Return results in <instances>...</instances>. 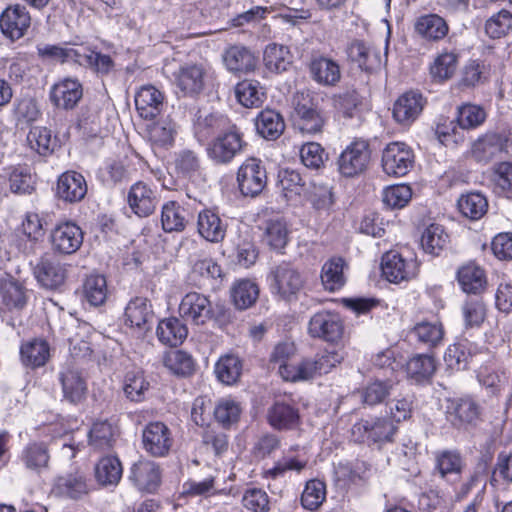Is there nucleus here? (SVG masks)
Returning a JSON list of instances; mask_svg holds the SVG:
<instances>
[{
	"label": "nucleus",
	"instance_id": "393cba45",
	"mask_svg": "<svg viewBox=\"0 0 512 512\" xmlns=\"http://www.w3.org/2000/svg\"><path fill=\"white\" fill-rule=\"evenodd\" d=\"M89 490L87 476L79 469L57 477L53 486L56 495L70 499H80L87 495Z\"/></svg>",
	"mask_w": 512,
	"mask_h": 512
},
{
	"label": "nucleus",
	"instance_id": "69168bd1",
	"mask_svg": "<svg viewBox=\"0 0 512 512\" xmlns=\"http://www.w3.org/2000/svg\"><path fill=\"white\" fill-rule=\"evenodd\" d=\"M241 412L238 402L231 398H222L217 402L213 413L216 421L227 428L239 421Z\"/></svg>",
	"mask_w": 512,
	"mask_h": 512
},
{
	"label": "nucleus",
	"instance_id": "0eeeda50",
	"mask_svg": "<svg viewBox=\"0 0 512 512\" xmlns=\"http://www.w3.org/2000/svg\"><path fill=\"white\" fill-rule=\"evenodd\" d=\"M414 153L403 142L389 143L382 153V167L387 175L402 177L414 166Z\"/></svg>",
	"mask_w": 512,
	"mask_h": 512
},
{
	"label": "nucleus",
	"instance_id": "c85d7f7f",
	"mask_svg": "<svg viewBox=\"0 0 512 512\" xmlns=\"http://www.w3.org/2000/svg\"><path fill=\"white\" fill-rule=\"evenodd\" d=\"M504 146L505 141L502 136L487 133L472 143L470 155L476 162L487 164L503 152Z\"/></svg>",
	"mask_w": 512,
	"mask_h": 512
},
{
	"label": "nucleus",
	"instance_id": "9d476101",
	"mask_svg": "<svg viewBox=\"0 0 512 512\" xmlns=\"http://www.w3.org/2000/svg\"><path fill=\"white\" fill-rule=\"evenodd\" d=\"M33 275L41 287L57 290L65 283L67 269L55 256L45 254L33 266Z\"/></svg>",
	"mask_w": 512,
	"mask_h": 512
},
{
	"label": "nucleus",
	"instance_id": "5701e85b",
	"mask_svg": "<svg viewBox=\"0 0 512 512\" xmlns=\"http://www.w3.org/2000/svg\"><path fill=\"white\" fill-rule=\"evenodd\" d=\"M59 381L65 400L76 404L84 399L87 384L78 368L73 365H66L59 373Z\"/></svg>",
	"mask_w": 512,
	"mask_h": 512
},
{
	"label": "nucleus",
	"instance_id": "49530a36",
	"mask_svg": "<svg viewBox=\"0 0 512 512\" xmlns=\"http://www.w3.org/2000/svg\"><path fill=\"white\" fill-rule=\"evenodd\" d=\"M344 265L345 262L341 257H333L324 263L321 271V281L327 291L334 292L344 286Z\"/></svg>",
	"mask_w": 512,
	"mask_h": 512
},
{
	"label": "nucleus",
	"instance_id": "9b49d317",
	"mask_svg": "<svg viewBox=\"0 0 512 512\" xmlns=\"http://www.w3.org/2000/svg\"><path fill=\"white\" fill-rule=\"evenodd\" d=\"M343 330L340 316L330 311L315 313L308 325V332L311 337L331 343H337L342 338Z\"/></svg>",
	"mask_w": 512,
	"mask_h": 512
},
{
	"label": "nucleus",
	"instance_id": "13d9d810",
	"mask_svg": "<svg viewBox=\"0 0 512 512\" xmlns=\"http://www.w3.org/2000/svg\"><path fill=\"white\" fill-rule=\"evenodd\" d=\"M278 184L287 200L299 197L305 190V182L300 173L293 169H282L278 173Z\"/></svg>",
	"mask_w": 512,
	"mask_h": 512
},
{
	"label": "nucleus",
	"instance_id": "e2e57ef3",
	"mask_svg": "<svg viewBox=\"0 0 512 512\" xmlns=\"http://www.w3.org/2000/svg\"><path fill=\"white\" fill-rule=\"evenodd\" d=\"M149 383L145 380L142 371H129L123 382V392L127 399L133 402H141L145 398V392Z\"/></svg>",
	"mask_w": 512,
	"mask_h": 512
},
{
	"label": "nucleus",
	"instance_id": "a878e982",
	"mask_svg": "<svg viewBox=\"0 0 512 512\" xmlns=\"http://www.w3.org/2000/svg\"><path fill=\"white\" fill-rule=\"evenodd\" d=\"M422 94L410 91L401 95L393 107V117L401 125L408 126L421 114L424 107Z\"/></svg>",
	"mask_w": 512,
	"mask_h": 512
},
{
	"label": "nucleus",
	"instance_id": "b1692460",
	"mask_svg": "<svg viewBox=\"0 0 512 512\" xmlns=\"http://www.w3.org/2000/svg\"><path fill=\"white\" fill-rule=\"evenodd\" d=\"M222 59L227 70L232 73L253 72L258 62L255 54L244 45L227 47L222 54Z\"/></svg>",
	"mask_w": 512,
	"mask_h": 512
},
{
	"label": "nucleus",
	"instance_id": "de8ad7c7",
	"mask_svg": "<svg viewBox=\"0 0 512 512\" xmlns=\"http://www.w3.org/2000/svg\"><path fill=\"white\" fill-rule=\"evenodd\" d=\"M238 102L247 108L259 107L264 99V88L256 80H243L235 87Z\"/></svg>",
	"mask_w": 512,
	"mask_h": 512
},
{
	"label": "nucleus",
	"instance_id": "39448f33",
	"mask_svg": "<svg viewBox=\"0 0 512 512\" xmlns=\"http://www.w3.org/2000/svg\"><path fill=\"white\" fill-rule=\"evenodd\" d=\"M207 69L202 63H184L172 73V82L183 96L194 97L205 87Z\"/></svg>",
	"mask_w": 512,
	"mask_h": 512
},
{
	"label": "nucleus",
	"instance_id": "6e6d98bb",
	"mask_svg": "<svg viewBox=\"0 0 512 512\" xmlns=\"http://www.w3.org/2000/svg\"><path fill=\"white\" fill-rule=\"evenodd\" d=\"M289 231L282 218L269 219L264 230V241L274 250L283 249L288 243Z\"/></svg>",
	"mask_w": 512,
	"mask_h": 512
},
{
	"label": "nucleus",
	"instance_id": "2eb2a0df",
	"mask_svg": "<svg viewBox=\"0 0 512 512\" xmlns=\"http://www.w3.org/2000/svg\"><path fill=\"white\" fill-rule=\"evenodd\" d=\"M383 276L392 283H400L413 278L417 273L414 259H406L396 251L385 253L381 261Z\"/></svg>",
	"mask_w": 512,
	"mask_h": 512
},
{
	"label": "nucleus",
	"instance_id": "a211bd4d",
	"mask_svg": "<svg viewBox=\"0 0 512 512\" xmlns=\"http://www.w3.org/2000/svg\"><path fill=\"white\" fill-rule=\"evenodd\" d=\"M27 303L25 288L12 276L0 280V315L6 312H19Z\"/></svg>",
	"mask_w": 512,
	"mask_h": 512
},
{
	"label": "nucleus",
	"instance_id": "09e8293b",
	"mask_svg": "<svg viewBox=\"0 0 512 512\" xmlns=\"http://www.w3.org/2000/svg\"><path fill=\"white\" fill-rule=\"evenodd\" d=\"M457 206L463 216L471 220H478L487 212L488 201L481 193L471 192L461 195Z\"/></svg>",
	"mask_w": 512,
	"mask_h": 512
},
{
	"label": "nucleus",
	"instance_id": "f03ea898",
	"mask_svg": "<svg viewBox=\"0 0 512 512\" xmlns=\"http://www.w3.org/2000/svg\"><path fill=\"white\" fill-rule=\"evenodd\" d=\"M296 126L303 134L321 133L325 124L323 111L310 93L295 96Z\"/></svg>",
	"mask_w": 512,
	"mask_h": 512
},
{
	"label": "nucleus",
	"instance_id": "4468645a",
	"mask_svg": "<svg viewBox=\"0 0 512 512\" xmlns=\"http://www.w3.org/2000/svg\"><path fill=\"white\" fill-rule=\"evenodd\" d=\"M273 277L272 288L285 299L299 293L304 287L305 280L302 274L290 263L282 262L271 272Z\"/></svg>",
	"mask_w": 512,
	"mask_h": 512
},
{
	"label": "nucleus",
	"instance_id": "338daca9",
	"mask_svg": "<svg viewBox=\"0 0 512 512\" xmlns=\"http://www.w3.org/2000/svg\"><path fill=\"white\" fill-rule=\"evenodd\" d=\"M326 498V486L325 483L313 479L306 483L304 491L301 495L302 506L310 511L319 508Z\"/></svg>",
	"mask_w": 512,
	"mask_h": 512
},
{
	"label": "nucleus",
	"instance_id": "79ce46f5",
	"mask_svg": "<svg viewBox=\"0 0 512 512\" xmlns=\"http://www.w3.org/2000/svg\"><path fill=\"white\" fill-rule=\"evenodd\" d=\"M263 61L270 72L281 73L292 64V56L287 46L272 43L266 46Z\"/></svg>",
	"mask_w": 512,
	"mask_h": 512
},
{
	"label": "nucleus",
	"instance_id": "c756f323",
	"mask_svg": "<svg viewBox=\"0 0 512 512\" xmlns=\"http://www.w3.org/2000/svg\"><path fill=\"white\" fill-rule=\"evenodd\" d=\"M197 230L199 235L205 240L219 243L226 235L227 224L220 218L218 213L210 209H204L198 214Z\"/></svg>",
	"mask_w": 512,
	"mask_h": 512
},
{
	"label": "nucleus",
	"instance_id": "2f4dec72",
	"mask_svg": "<svg viewBox=\"0 0 512 512\" xmlns=\"http://www.w3.org/2000/svg\"><path fill=\"white\" fill-rule=\"evenodd\" d=\"M415 32L429 42H438L444 39L449 32L446 20L438 14L419 16L414 23Z\"/></svg>",
	"mask_w": 512,
	"mask_h": 512
},
{
	"label": "nucleus",
	"instance_id": "7ed1b4c3",
	"mask_svg": "<svg viewBox=\"0 0 512 512\" xmlns=\"http://www.w3.org/2000/svg\"><path fill=\"white\" fill-rule=\"evenodd\" d=\"M396 426L386 418L360 420L351 429L352 438L358 443L382 444L390 442Z\"/></svg>",
	"mask_w": 512,
	"mask_h": 512
},
{
	"label": "nucleus",
	"instance_id": "4be33fe9",
	"mask_svg": "<svg viewBox=\"0 0 512 512\" xmlns=\"http://www.w3.org/2000/svg\"><path fill=\"white\" fill-rule=\"evenodd\" d=\"M87 193V183L84 176L75 171L61 174L57 180L56 195L67 203L80 202Z\"/></svg>",
	"mask_w": 512,
	"mask_h": 512
},
{
	"label": "nucleus",
	"instance_id": "c9c22d12",
	"mask_svg": "<svg viewBox=\"0 0 512 512\" xmlns=\"http://www.w3.org/2000/svg\"><path fill=\"white\" fill-rule=\"evenodd\" d=\"M457 280L462 290L468 294H478L486 286L484 270L475 263H468L458 269Z\"/></svg>",
	"mask_w": 512,
	"mask_h": 512
},
{
	"label": "nucleus",
	"instance_id": "0e129e2a",
	"mask_svg": "<svg viewBox=\"0 0 512 512\" xmlns=\"http://www.w3.org/2000/svg\"><path fill=\"white\" fill-rule=\"evenodd\" d=\"M242 363L237 356L226 355L221 357L215 365L217 378L224 384H234L240 377Z\"/></svg>",
	"mask_w": 512,
	"mask_h": 512
},
{
	"label": "nucleus",
	"instance_id": "680f3d73",
	"mask_svg": "<svg viewBox=\"0 0 512 512\" xmlns=\"http://www.w3.org/2000/svg\"><path fill=\"white\" fill-rule=\"evenodd\" d=\"M98 177L105 186L115 187L128 180L129 172L121 160L112 159L99 169Z\"/></svg>",
	"mask_w": 512,
	"mask_h": 512
},
{
	"label": "nucleus",
	"instance_id": "412c9836",
	"mask_svg": "<svg viewBox=\"0 0 512 512\" xmlns=\"http://www.w3.org/2000/svg\"><path fill=\"white\" fill-rule=\"evenodd\" d=\"M311 78L323 87H334L341 80V69L338 62L326 56H314L309 64Z\"/></svg>",
	"mask_w": 512,
	"mask_h": 512
},
{
	"label": "nucleus",
	"instance_id": "864d4df0",
	"mask_svg": "<svg viewBox=\"0 0 512 512\" xmlns=\"http://www.w3.org/2000/svg\"><path fill=\"white\" fill-rule=\"evenodd\" d=\"M458 66V54L455 51L443 50L430 66V74L434 79L446 81L454 75Z\"/></svg>",
	"mask_w": 512,
	"mask_h": 512
},
{
	"label": "nucleus",
	"instance_id": "c03bdc74",
	"mask_svg": "<svg viewBox=\"0 0 512 512\" xmlns=\"http://www.w3.org/2000/svg\"><path fill=\"white\" fill-rule=\"evenodd\" d=\"M187 211L175 201H169L162 207L161 223L165 232H181L185 229L188 219Z\"/></svg>",
	"mask_w": 512,
	"mask_h": 512
},
{
	"label": "nucleus",
	"instance_id": "8fccbe9b",
	"mask_svg": "<svg viewBox=\"0 0 512 512\" xmlns=\"http://www.w3.org/2000/svg\"><path fill=\"white\" fill-rule=\"evenodd\" d=\"M121 476L122 465L117 457H103L95 466L96 480L103 486L116 485Z\"/></svg>",
	"mask_w": 512,
	"mask_h": 512
},
{
	"label": "nucleus",
	"instance_id": "a19ab883",
	"mask_svg": "<svg viewBox=\"0 0 512 512\" xmlns=\"http://www.w3.org/2000/svg\"><path fill=\"white\" fill-rule=\"evenodd\" d=\"M255 125L257 132L266 139H277L285 129L282 115L272 109L261 111Z\"/></svg>",
	"mask_w": 512,
	"mask_h": 512
},
{
	"label": "nucleus",
	"instance_id": "f8f14e48",
	"mask_svg": "<svg viewBox=\"0 0 512 512\" xmlns=\"http://www.w3.org/2000/svg\"><path fill=\"white\" fill-rule=\"evenodd\" d=\"M84 233L74 222L66 221L58 224L51 232L52 249L63 255H71L82 246Z\"/></svg>",
	"mask_w": 512,
	"mask_h": 512
},
{
	"label": "nucleus",
	"instance_id": "f257e3e1",
	"mask_svg": "<svg viewBox=\"0 0 512 512\" xmlns=\"http://www.w3.org/2000/svg\"><path fill=\"white\" fill-rule=\"evenodd\" d=\"M246 147L243 133L236 125H230L219 133L207 147L209 158L216 164H228Z\"/></svg>",
	"mask_w": 512,
	"mask_h": 512
},
{
	"label": "nucleus",
	"instance_id": "f704fd0d",
	"mask_svg": "<svg viewBox=\"0 0 512 512\" xmlns=\"http://www.w3.org/2000/svg\"><path fill=\"white\" fill-rule=\"evenodd\" d=\"M463 468L464 461L458 452L445 450L436 454L435 469L442 479L450 482L459 480Z\"/></svg>",
	"mask_w": 512,
	"mask_h": 512
},
{
	"label": "nucleus",
	"instance_id": "3c124183",
	"mask_svg": "<svg viewBox=\"0 0 512 512\" xmlns=\"http://www.w3.org/2000/svg\"><path fill=\"white\" fill-rule=\"evenodd\" d=\"M448 234L440 224L429 225L421 237L423 250L433 256H438L448 243Z\"/></svg>",
	"mask_w": 512,
	"mask_h": 512
},
{
	"label": "nucleus",
	"instance_id": "6ab92c4d",
	"mask_svg": "<svg viewBox=\"0 0 512 512\" xmlns=\"http://www.w3.org/2000/svg\"><path fill=\"white\" fill-rule=\"evenodd\" d=\"M127 202L138 217H148L155 211L158 200L154 190L145 182L138 181L130 187Z\"/></svg>",
	"mask_w": 512,
	"mask_h": 512
},
{
	"label": "nucleus",
	"instance_id": "774afa93",
	"mask_svg": "<svg viewBox=\"0 0 512 512\" xmlns=\"http://www.w3.org/2000/svg\"><path fill=\"white\" fill-rule=\"evenodd\" d=\"M486 119L485 110L475 104H463L458 108L457 122L462 129H474Z\"/></svg>",
	"mask_w": 512,
	"mask_h": 512
},
{
	"label": "nucleus",
	"instance_id": "603ef678",
	"mask_svg": "<svg viewBox=\"0 0 512 512\" xmlns=\"http://www.w3.org/2000/svg\"><path fill=\"white\" fill-rule=\"evenodd\" d=\"M259 296V288L250 280H240L231 288V298L235 307L245 310L251 307Z\"/></svg>",
	"mask_w": 512,
	"mask_h": 512
},
{
	"label": "nucleus",
	"instance_id": "58836bf2",
	"mask_svg": "<svg viewBox=\"0 0 512 512\" xmlns=\"http://www.w3.org/2000/svg\"><path fill=\"white\" fill-rule=\"evenodd\" d=\"M119 436L118 427L108 421L95 422L89 431V444L95 449L107 450L114 446Z\"/></svg>",
	"mask_w": 512,
	"mask_h": 512
},
{
	"label": "nucleus",
	"instance_id": "052dcab7",
	"mask_svg": "<svg viewBox=\"0 0 512 512\" xmlns=\"http://www.w3.org/2000/svg\"><path fill=\"white\" fill-rule=\"evenodd\" d=\"M107 282L102 275H90L83 284V294L91 306L102 305L107 298Z\"/></svg>",
	"mask_w": 512,
	"mask_h": 512
},
{
	"label": "nucleus",
	"instance_id": "dca6fc26",
	"mask_svg": "<svg viewBox=\"0 0 512 512\" xmlns=\"http://www.w3.org/2000/svg\"><path fill=\"white\" fill-rule=\"evenodd\" d=\"M50 101L63 110L74 109L83 97L82 84L76 78H65L55 83L50 90Z\"/></svg>",
	"mask_w": 512,
	"mask_h": 512
},
{
	"label": "nucleus",
	"instance_id": "5fc2aeb1",
	"mask_svg": "<svg viewBox=\"0 0 512 512\" xmlns=\"http://www.w3.org/2000/svg\"><path fill=\"white\" fill-rule=\"evenodd\" d=\"M163 365L179 376L191 375L194 371V360L190 354L182 350L166 352L162 358Z\"/></svg>",
	"mask_w": 512,
	"mask_h": 512
},
{
	"label": "nucleus",
	"instance_id": "a18cd8bd",
	"mask_svg": "<svg viewBox=\"0 0 512 512\" xmlns=\"http://www.w3.org/2000/svg\"><path fill=\"white\" fill-rule=\"evenodd\" d=\"M48 343L43 339H33L21 346L22 362L33 368L45 365L50 356Z\"/></svg>",
	"mask_w": 512,
	"mask_h": 512
},
{
	"label": "nucleus",
	"instance_id": "4c0bfd02",
	"mask_svg": "<svg viewBox=\"0 0 512 512\" xmlns=\"http://www.w3.org/2000/svg\"><path fill=\"white\" fill-rule=\"evenodd\" d=\"M347 54L349 59L357 63L362 70L371 71L381 63L380 53L360 40L351 42L347 48Z\"/></svg>",
	"mask_w": 512,
	"mask_h": 512
},
{
	"label": "nucleus",
	"instance_id": "cd10ccee",
	"mask_svg": "<svg viewBox=\"0 0 512 512\" xmlns=\"http://www.w3.org/2000/svg\"><path fill=\"white\" fill-rule=\"evenodd\" d=\"M129 478L140 491L152 493L160 484L159 466L150 460H139L132 465Z\"/></svg>",
	"mask_w": 512,
	"mask_h": 512
},
{
	"label": "nucleus",
	"instance_id": "6e6552de",
	"mask_svg": "<svg viewBox=\"0 0 512 512\" xmlns=\"http://www.w3.org/2000/svg\"><path fill=\"white\" fill-rule=\"evenodd\" d=\"M369 145L364 140L350 143L338 158V169L345 177H354L363 173L370 161Z\"/></svg>",
	"mask_w": 512,
	"mask_h": 512
},
{
	"label": "nucleus",
	"instance_id": "aec40b11",
	"mask_svg": "<svg viewBox=\"0 0 512 512\" xmlns=\"http://www.w3.org/2000/svg\"><path fill=\"white\" fill-rule=\"evenodd\" d=\"M164 100V94L153 85L141 87L134 99L139 116L146 120L154 119L163 111Z\"/></svg>",
	"mask_w": 512,
	"mask_h": 512
},
{
	"label": "nucleus",
	"instance_id": "7c9ffc66",
	"mask_svg": "<svg viewBox=\"0 0 512 512\" xmlns=\"http://www.w3.org/2000/svg\"><path fill=\"white\" fill-rule=\"evenodd\" d=\"M177 133L178 125L169 116L162 118L147 127V137L154 148H171L174 145Z\"/></svg>",
	"mask_w": 512,
	"mask_h": 512
},
{
	"label": "nucleus",
	"instance_id": "bf43d9fd",
	"mask_svg": "<svg viewBox=\"0 0 512 512\" xmlns=\"http://www.w3.org/2000/svg\"><path fill=\"white\" fill-rule=\"evenodd\" d=\"M27 143L32 150L42 156L51 154L56 146V140L52 138L51 131L41 126L30 129Z\"/></svg>",
	"mask_w": 512,
	"mask_h": 512
},
{
	"label": "nucleus",
	"instance_id": "f3484780",
	"mask_svg": "<svg viewBox=\"0 0 512 512\" xmlns=\"http://www.w3.org/2000/svg\"><path fill=\"white\" fill-rule=\"evenodd\" d=\"M448 420L455 427L474 424L479 420L481 408L470 396L449 399L446 407Z\"/></svg>",
	"mask_w": 512,
	"mask_h": 512
},
{
	"label": "nucleus",
	"instance_id": "72a5a7b5",
	"mask_svg": "<svg viewBox=\"0 0 512 512\" xmlns=\"http://www.w3.org/2000/svg\"><path fill=\"white\" fill-rule=\"evenodd\" d=\"M24 467L32 472L41 473L49 466L50 454L46 443L31 442L27 444L20 455Z\"/></svg>",
	"mask_w": 512,
	"mask_h": 512
},
{
	"label": "nucleus",
	"instance_id": "bb28decb",
	"mask_svg": "<svg viewBox=\"0 0 512 512\" xmlns=\"http://www.w3.org/2000/svg\"><path fill=\"white\" fill-rule=\"evenodd\" d=\"M153 319L154 313L147 298L135 297L125 308V323L140 332L150 330Z\"/></svg>",
	"mask_w": 512,
	"mask_h": 512
},
{
	"label": "nucleus",
	"instance_id": "20e7f679",
	"mask_svg": "<svg viewBox=\"0 0 512 512\" xmlns=\"http://www.w3.org/2000/svg\"><path fill=\"white\" fill-rule=\"evenodd\" d=\"M238 188L246 197L258 196L267 185V172L262 161L248 158L238 168Z\"/></svg>",
	"mask_w": 512,
	"mask_h": 512
},
{
	"label": "nucleus",
	"instance_id": "423d86ee",
	"mask_svg": "<svg viewBox=\"0 0 512 512\" xmlns=\"http://www.w3.org/2000/svg\"><path fill=\"white\" fill-rule=\"evenodd\" d=\"M178 312L183 321L201 326L212 319L214 308L208 296L192 291L183 296Z\"/></svg>",
	"mask_w": 512,
	"mask_h": 512
},
{
	"label": "nucleus",
	"instance_id": "ea45409f",
	"mask_svg": "<svg viewBox=\"0 0 512 512\" xmlns=\"http://www.w3.org/2000/svg\"><path fill=\"white\" fill-rule=\"evenodd\" d=\"M436 371V361L428 354H416L406 364V372L416 383L429 381Z\"/></svg>",
	"mask_w": 512,
	"mask_h": 512
},
{
	"label": "nucleus",
	"instance_id": "37998d69",
	"mask_svg": "<svg viewBox=\"0 0 512 512\" xmlns=\"http://www.w3.org/2000/svg\"><path fill=\"white\" fill-rule=\"evenodd\" d=\"M411 335H413L419 343L428 348H434L442 342L444 328L439 321H420L411 329Z\"/></svg>",
	"mask_w": 512,
	"mask_h": 512
},
{
	"label": "nucleus",
	"instance_id": "473e14b6",
	"mask_svg": "<svg viewBox=\"0 0 512 512\" xmlns=\"http://www.w3.org/2000/svg\"><path fill=\"white\" fill-rule=\"evenodd\" d=\"M267 420L276 430H292L300 423L299 411L286 402H275L267 411Z\"/></svg>",
	"mask_w": 512,
	"mask_h": 512
},
{
	"label": "nucleus",
	"instance_id": "1a4fd4ad",
	"mask_svg": "<svg viewBox=\"0 0 512 512\" xmlns=\"http://www.w3.org/2000/svg\"><path fill=\"white\" fill-rule=\"evenodd\" d=\"M173 445L172 432L160 421L148 423L142 431V447L152 457H165Z\"/></svg>",
	"mask_w": 512,
	"mask_h": 512
},
{
	"label": "nucleus",
	"instance_id": "e433bc0d",
	"mask_svg": "<svg viewBox=\"0 0 512 512\" xmlns=\"http://www.w3.org/2000/svg\"><path fill=\"white\" fill-rule=\"evenodd\" d=\"M182 321L176 317L161 320L156 331L159 341L171 347L182 344L188 335V329Z\"/></svg>",
	"mask_w": 512,
	"mask_h": 512
},
{
	"label": "nucleus",
	"instance_id": "4d7b16f0",
	"mask_svg": "<svg viewBox=\"0 0 512 512\" xmlns=\"http://www.w3.org/2000/svg\"><path fill=\"white\" fill-rule=\"evenodd\" d=\"M484 31L491 39H500L512 31V12L502 9L489 17L484 24Z\"/></svg>",
	"mask_w": 512,
	"mask_h": 512
},
{
	"label": "nucleus",
	"instance_id": "ddd939ff",
	"mask_svg": "<svg viewBox=\"0 0 512 512\" xmlns=\"http://www.w3.org/2000/svg\"><path fill=\"white\" fill-rule=\"evenodd\" d=\"M31 25V16L25 6L10 5L0 14V29L11 41L22 38Z\"/></svg>",
	"mask_w": 512,
	"mask_h": 512
}]
</instances>
